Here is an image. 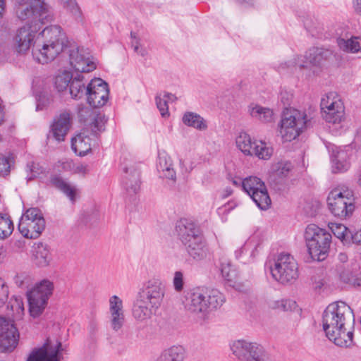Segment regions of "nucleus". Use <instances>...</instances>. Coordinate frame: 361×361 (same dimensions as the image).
<instances>
[{
	"label": "nucleus",
	"mask_w": 361,
	"mask_h": 361,
	"mask_svg": "<svg viewBox=\"0 0 361 361\" xmlns=\"http://www.w3.org/2000/svg\"><path fill=\"white\" fill-rule=\"evenodd\" d=\"M41 29L38 23H25L19 27L13 39V47L20 54H26L33 44V47L39 40H37V34Z\"/></svg>",
	"instance_id": "obj_13"
},
{
	"label": "nucleus",
	"mask_w": 361,
	"mask_h": 361,
	"mask_svg": "<svg viewBox=\"0 0 361 361\" xmlns=\"http://www.w3.org/2000/svg\"><path fill=\"white\" fill-rule=\"evenodd\" d=\"M255 139L246 132H240L235 138L236 147L245 155L252 156V150Z\"/></svg>",
	"instance_id": "obj_36"
},
{
	"label": "nucleus",
	"mask_w": 361,
	"mask_h": 361,
	"mask_svg": "<svg viewBox=\"0 0 361 361\" xmlns=\"http://www.w3.org/2000/svg\"><path fill=\"white\" fill-rule=\"evenodd\" d=\"M123 185L129 193H136L140 186V171L131 166L124 171Z\"/></svg>",
	"instance_id": "obj_30"
},
{
	"label": "nucleus",
	"mask_w": 361,
	"mask_h": 361,
	"mask_svg": "<svg viewBox=\"0 0 361 361\" xmlns=\"http://www.w3.org/2000/svg\"><path fill=\"white\" fill-rule=\"evenodd\" d=\"M172 284L174 290L177 293H181L185 287L184 274L181 271H176L174 272Z\"/></svg>",
	"instance_id": "obj_50"
},
{
	"label": "nucleus",
	"mask_w": 361,
	"mask_h": 361,
	"mask_svg": "<svg viewBox=\"0 0 361 361\" xmlns=\"http://www.w3.org/2000/svg\"><path fill=\"white\" fill-rule=\"evenodd\" d=\"M242 188L259 209L266 210L269 207L271 199L264 183L259 178L249 176L244 178Z\"/></svg>",
	"instance_id": "obj_14"
},
{
	"label": "nucleus",
	"mask_w": 361,
	"mask_h": 361,
	"mask_svg": "<svg viewBox=\"0 0 361 361\" xmlns=\"http://www.w3.org/2000/svg\"><path fill=\"white\" fill-rule=\"evenodd\" d=\"M161 95L166 99L168 103L173 102L177 99L176 97L171 93L165 92L161 94Z\"/></svg>",
	"instance_id": "obj_61"
},
{
	"label": "nucleus",
	"mask_w": 361,
	"mask_h": 361,
	"mask_svg": "<svg viewBox=\"0 0 361 361\" xmlns=\"http://www.w3.org/2000/svg\"><path fill=\"white\" fill-rule=\"evenodd\" d=\"M360 271V269H345L340 273V279L344 283L353 286V281L357 278L355 276Z\"/></svg>",
	"instance_id": "obj_49"
},
{
	"label": "nucleus",
	"mask_w": 361,
	"mask_h": 361,
	"mask_svg": "<svg viewBox=\"0 0 361 361\" xmlns=\"http://www.w3.org/2000/svg\"><path fill=\"white\" fill-rule=\"evenodd\" d=\"M307 123L305 111L294 108L285 109L277 125L278 135L283 142H290L304 132Z\"/></svg>",
	"instance_id": "obj_5"
},
{
	"label": "nucleus",
	"mask_w": 361,
	"mask_h": 361,
	"mask_svg": "<svg viewBox=\"0 0 361 361\" xmlns=\"http://www.w3.org/2000/svg\"><path fill=\"white\" fill-rule=\"evenodd\" d=\"M62 350L60 341L48 340L42 347L33 349L27 361H61Z\"/></svg>",
	"instance_id": "obj_19"
},
{
	"label": "nucleus",
	"mask_w": 361,
	"mask_h": 361,
	"mask_svg": "<svg viewBox=\"0 0 361 361\" xmlns=\"http://www.w3.org/2000/svg\"><path fill=\"white\" fill-rule=\"evenodd\" d=\"M357 244H361V228L354 233H350V240Z\"/></svg>",
	"instance_id": "obj_59"
},
{
	"label": "nucleus",
	"mask_w": 361,
	"mask_h": 361,
	"mask_svg": "<svg viewBox=\"0 0 361 361\" xmlns=\"http://www.w3.org/2000/svg\"><path fill=\"white\" fill-rule=\"evenodd\" d=\"M304 240L311 257L324 260L329 255L332 242L331 233L314 224H308L304 231Z\"/></svg>",
	"instance_id": "obj_6"
},
{
	"label": "nucleus",
	"mask_w": 361,
	"mask_h": 361,
	"mask_svg": "<svg viewBox=\"0 0 361 361\" xmlns=\"http://www.w3.org/2000/svg\"><path fill=\"white\" fill-rule=\"evenodd\" d=\"M331 55L329 50L322 48L313 47L305 52L303 56H297L281 65V69L305 68L308 64L320 66Z\"/></svg>",
	"instance_id": "obj_15"
},
{
	"label": "nucleus",
	"mask_w": 361,
	"mask_h": 361,
	"mask_svg": "<svg viewBox=\"0 0 361 361\" xmlns=\"http://www.w3.org/2000/svg\"><path fill=\"white\" fill-rule=\"evenodd\" d=\"M219 270L224 279L231 286L238 290H243V286L238 282V271L229 260L222 259L220 262Z\"/></svg>",
	"instance_id": "obj_27"
},
{
	"label": "nucleus",
	"mask_w": 361,
	"mask_h": 361,
	"mask_svg": "<svg viewBox=\"0 0 361 361\" xmlns=\"http://www.w3.org/2000/svg\"><path fill=\"white\" fill-rule=\"evenodd\" d=\"M78 117L81 122L85 123L91 135L97 137L105 130L106 119L104 114L94 111L87 106H82L78 110Z\"/></svg>",
	"instance_id": "obj_20"
},
{
	"label": "nucleus",
	"mask_w": 361,
	"mask_h": 361,
	"mask_svg": "<svg viewBox=\"0 0 361 361\" xmlns=\"http://www.w3.org/2000/svg\"><path fill=\"white\" fill-rule=\"evenodd\" d=\"M224 302V294L216 289L207 293L196 290L187 298L185 306L190 312L204 318L211 311L219 308Z\"/></svg>",
	"instance_id": "obj_7"
},
{
	"label": "nucleus",
	"mask_w": 361,
	"mask_h": 361,
	"mask_svg": "<svg viewBox=\"0 0 361 361\" xmlns=\"http://www.w3.org/2000/svg\"><path fill=\"white\" fill-rule=\"evenodd\" d=\"M131 37L133 38L132 42H131V45H132V47L133 48L135 52H136L137 54H138L142 56H145L147 54V51L140 46L139 39H137L135 37H133V33H131Z\"/></svg>",
	"instance_id": "obj_57"
},
{
	"label": "nucleus",
	"mask_w": 361,
	"mask_h": 361,
	"mask_svg": "<svg viewBox=\"0 0 361 361\" xmlns=\"http://www.w3.org/2000/svg\"><path fill=\"white\" fill-rule=\"evenodd\" d=\"M26 276L23 274H17L14 278V282L18 287H22L25 284Z\"/></svg>",
	"instance_id": "obj_60"
},
{
	"label": "nucleus",
	"mask_w": 361,
	"mask_h": 361,
	"mask_svg": "<svg viewBox=\"0 0 361 361\" xmlns=\"http://www.w3.org/2000/svg\"><path fill=\"white\" fill-rule=\"evenodd\" d=\"M86 87L83 82V77L80 75L75 76L69 85V92L74 99H80L85 93Z\"/></svg>",
	"instance_id": "obj_43"
},
{
	"label": "nucleus",
	"mask_w": 361,
	"mask_h": 361,
	"mask_svg": "<svg viewBox=\"0 0 361 361\" xmlns=\"http://www.w3.org/2000/svg\"><path fill=\"white\" fill-rule=\"evenodd\" d=\"M326 201L331 214L341 220L350 219L356 208L354 193L348 188H336L331 190Z\"/></svg>",
	"instance_id": "obj_8"
},
{
	"label": "nucleus",
	"mask_w": 361,
	"mask_h": 361,
	"mask_svg": "<svg viewBox=\"0 0 361 361\" xmlns=\"http://www.w3.org/2000/svg\"><path fill=\"white\" fill-rule=\"evenodd\" d=\"M156 104L161 116L168 117L169 116L168 102L161 94L156 97Z\"/></svg>",
	"instance_id": "obj_52"
},
{
	"label": "nucleus",
	"mask_w": 361,
	"mask_h": 361,
	"mask_svg": "<svg viewBox=\"0 0 361 361\" xmlns=\"http://www.w3.org/2000/svg\"><path fill=\"white\" fill-rule=\"evenodd\" d=\"M293 165L288 161H280L271 166V172L277 178H286L293 170Z\"/></svg>",
	"instance_id": "obj_44"
},
{
	"label": "nucleus",
	"mask_w": 361,
	"mask_h": 361,
	"mask_svg": "<svg viewBox=\"0 0 361 361\" xmlns=\"http://www.w3.org/2000/svg\"><path fill=\"white\" fill-rule=\"evenodd\" d=\"M353 4L355 11L361 15V0H353Z\"/></svg>",
	"instance_id": "obj_64"
},
{
	"label": "nucleus",
	"mask_w": 361,
	"mask_h": 361,
	"mask_svg": "<svg viewBox=\"0 0 361 361\" xmlns=\"http://www.w3.org/2000/svg\"><path fill=\"white\" fill-rule=\"evenodd\" d=\"M339 48L348 53H361V39L353 37L350 39L339 38L337 40Z\"/></svg>",
	"instance_id": "obj_40"
},
{
	"label": "nucleus",
	"mask_w": 361,
	"mask_h": 361,
	"mask_svg": "<svg viewBox=\"0 0 361 361\" xmlns=\"http://www.w3.org/2000/svg\"><path fill=\"white\" fill-rule=\"evenodd\" d=\"M269 306L274 309H279L283 311H298V306L296 302L291 299H281L271 302Z\"/></svg>",
	"instance_id": "obj_47"
},
{
	"label": "nucleus",
	"mask_w": 361,
	"mask_h": 361,
	"mask_svg": "<svg viewBox=\"0 0 361 361\" xmlns=\"http://www.w3.org/2000/svg\"><path fill=\"white\" fill-rule=\"evenodd\" d=\"M30 259L32 266L44 269L54 264V257L49 245L42 243H35L30 251Z\"/></svg>",
	"instance_id": "obj_22"
},
{
	"label": "nucleus",
	"mask_w": 361,
	"mask_h": 361,
	"mask_svg": "<svg viewBox=\"0 0 361 361\" xmlns=\"http://www.w3.org/2000/svg\"><path fill=\"white\" fill-rule=\"evenodd\" d=\"M72 74L67 71L59 72L54 78V83L56 90L59 92H63L67 90L72 80Z\"/></svg>",
	"instance_id": "obj_45"
},
{
	"label": "nucleus",
	"mask_w": 361,
	"mask_h": 361,
	"mask_svg": "<svg viewBox=\"0 0 361 361\" xmlns=\"http://www.w3.org/2000/svg\"><path fill=\"white\" fill-rule=\"evenodd\" d=\"M92 137H94L91 135V130L83 128L72 138V149L78 156L84 157L87 155L91 151Z\"/></svg>",
	"instance_id": "obj_25"
},
{
	"label": "nucleus",
	"mask_w": 361,
	"mask_h": 361,
	"mask_svg": "<svg viewBox=\"0 0 361 361\" xmlns=\"http://www.w3.org/2000/svg\"><path fill=\"white\" fill-rule=\"evenodd\" d=\"M350 307L344 302L329 304L322 314V327L326 337L340 347H348L353 343V332L348 328L352 317Z\"/></svg>",
	"instance_id": "obj_1"
},
{
	"label": "nucleus",
	"mask_w": 361,
	"mask_h": 361,
	"mask_svg": "<svg viewBox=\"0 0 361 361\" xmlns=\"http://www.w3.org/2000/svg\"><path fill=\"white\" fill-rule=\"evenodd\" d=\"M45 228V220L42 212L35 207L26 209L22 214L18 228L20 234L27 239L37 238Z\"/></svg>",
	"instance_id": "obj_11"
},
{
	"label": "nucleus",
	"mask_w": 361,
	"mask_h": 361,
	"mask_svg": "<svg viewBox=\"0 0 361 361\" xmlns=\"http://www.w3.org/2000/svg\"><path fill=\"white\" fill-rule=\"evenodd\" d=\"M279 98L284 105H289L293 99V93L291 90H281Z\"/></svg>",
	"instance_id": "obj_56"
},
{
	"label": "nucleus",
	"mask_w": 361,
	"mask_h": 361,
	"mask_svg": "<svg viewBox=\"0 0 361 361\" xmlns=\"http://www.w3.org/2000/svg\"><path fill=\"white\" fill-rule=\"evenodd\" d=\"M250 116L262 123H271L274 119V114L271 109L252 103L248 106Z\"/></svg>",
	"instance_id": "obj_31"
},
{
	"label": "nucleus",
	"mask_w": 361,
	"mask_h": 361,
	"mask_svg": "<svg viewBox=\"0 0 361 361\" xmlns=\"http://www.w3.org/2000/svg\"><path fill=\"white\" fill-rule=\"evenodd\" d=\"M19 338L18 329L9 319L0 316V352H11L17 346Z\"/></svg>",
	"instance_id": "obj_18"
},
{
	"label": "nucleus",
	"mask_w": 361,
	"mask_h": 361,
	"mask_svg": "<svg viewBox=\"0 0 361 361\" xmlns=\"http://www.w3.org/2000/svg\"><path fill=\"white\" fill-rule=\"evenodd\" d=\"M328 227L333 233L335 237L338 238L343 243H350V234L349 229L343 224L329 222Z\"/></svg>",
	"instance_id": "obj_42"
},
{
	"label": "nucleus",
	"mask_w": 361,
	"mask_h": 361,
	"mask_svg": "<svg viewBox=\"0 0 361 361\" xmlns=\"http://www.w3.org/2000/svg\"><path fill=\"white\" fill-rule=\"evenodd\" d=\"M252 156L259 159L269 160L272 157L274 149L272 146L262 140H256L253 143Z\"/></svg>",
	"instance_id": "obj_37"
},
{
	"label": "nucleus",
	"mask_w": 361,
	"mask_h": 361,
	"mask_svg": "<svg viewBox=\"0 0 361 361\" xmlns=\"http://www.w3.org/2000/svg\"><path fill=\"white\" fill-rule=\"evenodd\" d=\"M17 18L26 23H38L39 25L54 20L51 7L44 0H14Z\"/></svg>",
	"instance_id": "obj_4"
},
{
	"label": "nucleus",
	"mask_w": 361,
	"mask_h": 361,
	"mask_svg": "<svg viewBox=\"0 0 361 361\" xmlns=\"http://www.w3.org/2000/svg\"><path fill=\"white\" fill-rule=\"evenodd\" d=\"M87 102L93 108L104 106L109 99L108 85L101 78H94L88 83L85 91Z\"/></svg>",
	"instance_id": "obj_16"
},
{
	"label": "nucleus",
	"mask_w": 361,
	"mask_h": 361,
	"mask_svg": "<svg viewBox=\"0 0 361 361\" xmlns=\"http://www.w3.org/2000/svg\"><path fill=\"white\" fill-rule=\"evenodd\" d=\"M108 309V319L111 329L118 332L122 329L125 323L123 301L116 295L109 297Z\"/></svg>",
	"instance_id": "obj_21"
},
{
	"label": "nucleus",
	"mask_w": 361,
	"mask_h": 361,
	"mask_svg": "<svg viewBox=\"0 0 361 361\" xmlns=\"http://www.w3.org/2000/svg\"><path fill=\"white\" fill-rule=\"evenodd\" d=\"M27 171L28 172L27 176V179L32 180L35 178L38 177L39 174L42 173V170L40 167H39L38 164L32 163L31 164H27Z\"/></svg>",
	"instance_id": "obj_55"
},
{
	"label": "nucleus",
	"mask_w": 361,
	"mask_h": 361,
	"mask_svg": "<svg viewBox=\"0 0 361 361\" xmlns=\"http://www.w3.org/2000/svg\"><path fill=\"white\" fill-rule=\"evenodd\" d=\"M185 348L181 345H173L165 349L157 361H184Z\"/></svg>",
	"instance_id": "obj_35"
},
{
	"label": "nucleus",
	"mask_w": 361,
	"mask_h": 361,
	"mask_svg": "<svg viewBox=\"0 0 361 361\" xmlns=\"http://www.w3.org/2000/svg\"><path fill=\"white\" fill-rule=\"evenodd\" d=\"M239 205V202L237 200H231L228 202L226 204L220 207L217 209L218 214L219 216H226L231 210L235 209Z\"/></svg>",
	"instance_id": "obj_54"
},
{
	"label": "nucleus",
	"mask_w": 361,
	"mask_h": 361,
	"mask_svg": "<svg viewBox=\"0 0 361 361\" xmlns=\"http://www.w3.org/2000/svg\"><path fill=\"white\" fill-rule=\"evenodd\" d=\"M42 39L32 48L33 59L39 63L52 61L60 54L67 44V37L61 26L53 25L44 27L39 32L37 40Z\"/></svg>",
	"instance_id": "obj_3"
},
{
	"label": "nucleus",
	"mask_w": 361,
	"mask_h": 361,
	"mask_svg": "<svg viewBox=\"0 0 361 361\" xmlns=\"http://www.w3.org/2000/svg\"><path fill=\"white\" fill-rule=\"evenodd\" d=\"M7 309L9 313L16 320L21 319L25 314L24 304L20 297L12 296L8 302Z\"/></svg>",
	"instance_id": "obj_39"
},
{
	"label": "nucleus",
	"mask_w": 361,
	"mask_h": 361,
	"mask_svg": "<svg viewBox=\"0 0 361 361\" xmlns=\"http://www.w3.org/2000/svg\"><path fill=\"white\" fill-rule=\"evenodd\" d=\"M328 148L329 152H331V169L333 173L347 171L350 166L347 152L335 145H331Z\"/></svg>",
	"instance_id": "obj_26"
},
{
	"label": "nucleus",
	"mask_w": 361,
	"mask_h": 361,
	"mask_svg": "<svg viewBox=\"0 0 361 361\" xmlns=\"http://www.w3.org/2000/svg\"><path fill=\"white\" fill-rule=\"evenodd\" d=\"M267 266L273 279L281 283H293L298 278V263L288 253H279Z\"/></svg>",
	"instance_id": "obj_10"
},
{
	"label": "nucleus",
	"mask_w": 361,
	"mask_h": 361,
	"mask_svg": "<svg viewBox=\"0 0 361 361\" xmlns=\"http://www.w3.org/2000/svg\"><path fill=\"white\" fill-rule=\"evenodd\" d=\"M356 279L353 281V286L361 289V270L355 275Z\"/></svg>",
	"instance_id": "obj_62"
},
{
	"label": "nucleus",
	"mask_w": 361,
	"mask_h": 361,
	"mask_svg": "<svg viewBox=\"0 0 361 361\" xmlns=\"http://www.w3.org/2000/svg\"><path fill=\"white\" fill-rule=\"evenodd\" d=\"M27 297L30 316L33 319L39 317L47 307L48 301L30 292L27 293Z\"/></svg>",
	"instance_id": "obj_32"
},
{
	"label": "nucleus",
	"mask_w": 361,
	"mask_h": 361,
	"mask_svg": "<svg viewBox=\"0 0 361 361\" xmlns=\"http://www.w3.org/2000/svg\"><path fill=\"white\" fill-rule=\"evenodd\" d=\"M263 242L262 233H255L245 243L241 249V252L249 255L251 260L254 259L258 255Z\"/></svg>",
	"instance_id": "obj_34"
},
{
	"label": "nucleus",
	"mask_w": 361,
	"mask_h": 361,
	"mask_svg": "<svg viewBox=\"0 0 361 361\" xmlns=\"http://www.w3.org/2000/svg\"><path fill=\"white\" fill-rule=\"evenodd\" d=\"M64 9L68 12L75 20L79 23H83V13L76 0H61Z\"/></svg>",
	"instance_id": "obj_41"
},
{
	"label": "nucleus",
	"mask_w": 361,
	"mask_h": 361,
	"mask_svg": "<svg viewBox=\"0 0 361 361\" xmlns=\"http://www.w3.org/2000/svg\"><path fill=\"white\" fill-rule=\"evenodd\" d=\"M90 171V166L87 164H77L73 168L74 173L78 174L82 176H84L89 173Z\"/></svg>",
	"instance_id": "obj_58"
},
{
	"label": "nucleus",
	"mask_w": 361,
	"mask_h": 361,
	"mask_svg": "<svg viewBox=\"0 0 361 361\" xmlns=\"http://www.w3.org/2000/svg\"><path fill=\"white\" fill-rule=\"evenodd\" d=\"M9 295V288L6 281L0 277V307H2L8 300Z\"/></svg>",
	"instance_id": "obj_53"
},
{
	"label": "nucleus",
	"mask_w": 361,
	"mask_h": 361,
	"mask_svg": "<svg viewBox=\"0 0 361 361\" xmlns=\"http://www.w3.org/2000/svg\"><path fill=\"white\" fill-rule=\"evenodd\" d=\"M53 282L48 279H44L36 284L29 292L48 301L53 293Z\"/></svg>",
	"instance_id": "obj_38"
},
{
	"label": "nucleus",
	"mask_w": 361,
	"mask_h": 361,
	"mask_svg": "<svg viewBox=\"0 0 361 361\" xmlns=\"http://www.w3.org/2000/svg\"><path fill=\"white\" fill-rule=\"evenodd\" d=\"M51 182L52 185L63 192L72 203L75 202L79 197V190L75 185L71 184L59 176H54Z\"/></svg>",
	"instance_id": "obj_29"
},
{
	"label": "nucleus",
	"mask_w": 361,
	"mask_h": 361,
	"mask_svg": "<svg viewBox=\"0 0 361 361\" xmlns=\"http://www.w3.org/2000/svg\"><path fill=\"white\" fill-rule=\"evenodd\" d=\"M360 271V269H345L340 273V279L344 283L353 286V281L357 278L355 276Z\"/></svg>",
	"instance_id": "obj_48"
},
{
	"label": "nucleus",
	"mask_w": 361,
	"mask_h": 361,
	"mask_svg": "<svg viewBox=\"0 0 361 361\" xmlns=\"http://www.w3.org/2000/svg\"><path fill=\"white\" fill-rule=\"evenodd\" d=\"M324 120L329 123L341 124L345 119V106L341 96L334 91L324 94L320 102Z\"/></svg>",
	"instance_id": "obj_12"
},
{
	"label": "nucleus",
	"mask_w": 361,
	"mask_h": 361,
	"mask_svg": "<svg viewBox=\"0 0 361 361\" xmlns=\"http://www.w3.org/2000/svg\"><path fill=\"white\" fill-rule=\"evenodd\" d=\"M176 229L180 240L186 247L188 254L194 259L202 260L207 257L208 249L199 230L195 228L193 224L188 221H180Z\"/></svg>",
	"instance_id": "obj_9"
},
{
	"label": "nucleus",
	"mask_w": 361,
	"mask_h": 361,
	"mask_svg": "<svg viewBox=\"0 0 361 361\" xmlns=\"http://www.w3.org/2000/svg\"><path fill=\"white\" fill-rule=\"evenodd\" d=\"M13 229L14 226L11 219L8 216L0 214V240L8 238Z\"/></svg>",
	"instance_id": "obj_46"
},
{
	"label": "nucleus",
	"mask_w": 361,
	"mask_h": 361,
	"mask_svg": "<svg viewBox=\"0 0 361 361\" xmlns=\"http://www.w3.org/2000/svg\"><path fill=\"white\" fill-rule=\"evenodd\" d=\"M13 158L11 156L0 154V176H6L8 174Z\"/></svg>",
	"instance_id": "obj_51"
},
{
	"label": "nucleus",
	"mask_w": 361,
	"mask_h": 361,
	"mask_svg": "<svg viewBox=\"0 0 361 361\" xmlns=\"http://www.w3.org/2000/svg\"><path fill=\"white\" fill-rule=\"evenodd\" d=\"M165 295L161 280L154 277L139 289L132 307V316L139 324L148 323L161 307Z\"/></svg>",
	"instance_id": "obj_2"
},
{
	"label": "nucleus",
	"mask_w": 361,
	"mask_h": 361,
	"mask_svg": "<svg viewBox=\"0 0 361 361\" xmlns=\"http://www.w3.org/2000/svg\"><path fill=\"white\" fill-rule=\"evenodd\" d=\"M231 349L238 360L252 357H264L262 347L255 342H250L247 340L234 341L231 346Z\"/></svg>",
	"instance_id": "obj_23"
},
{
	"label": "nucleus",
	"mask_w": 361,
	"mask_h": 361,
	"mask_svg": "<svg viewBox=\"0 0 361 361\" xmlns=\"http://www.w3.org/2000/svg\"><path fill=\"white\" fill-rule=\"evenodd\" d=\"M69 62L71 67L78 72L88 73L97 67L96 59L88 49L83 47H72L69 53Z\"/></svg>",
	"instance_id": "obj_17"
},
{
	"label": "nucleus",
	"mask_w": 361,
	"mask_h": 361,
	"mask_svg": "<svg viewBox=\"0 0 361 361\" xmlns=\"http://www.w3.org/2000/svg\"><path fill=\"white\" fill-rule=\"evenodd\" d=\"M157 171L159 176L172 181L176 179V173L173 168V164L171 157L165 152L159 154L157 164Z\"/></svg>",
	"instance_id": "obj_28"
},
{
	"label": "nucleus",
	"mask_w": 361,
	"mask_h": 361,
	"mask_svg": "<svg viewBox=\"0 0 361 361\" xmlns=\"http://www.w3.org/2000/svg\"><path fill=\"white\" fill-rule=\"evenodd\" d=\"M71 126L72 117L71 114L68 111H63L54 118L50 127L49 137H53L57 142H62L65 140Z\"/></svg>",
	"instance_id": "obj_24"
},
{
	"label": "nucleus",
	"mask_w": 361,
	"mask_h": 361,
	"mask_svg": "<svg viewBox=\"0 0 361 361\" xmlns=\"http://www.w3.org/2000/svg\"><path fill=\"white\" fill-rule=\"evenodd\" d=\"M356 279L353 281V286L361 289V270L355 275Z\"/></svg>",
	"instance_id": "obj_63"
},
{
	"label": "nucleus",
	"mask_w": 361,
	"mask_h": 361,
	"mask_svg": "<svg viewBox=\"0 0 361 361\" xmlns=\"http://www.w3.org/2000/svg\"><path fill=\"white\" fill-rule=\"evenodd\" d=\"M183 123L200 131H204L208 128L207 121L200 114L192 112L186 111L182 116Z\"/></svg>",
	"instance_id": "obj_33"
}]
</instances>
